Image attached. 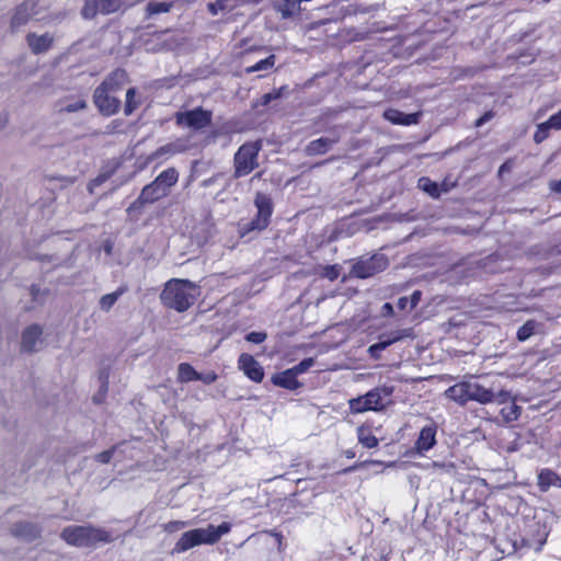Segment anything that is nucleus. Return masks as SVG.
<instances>
[{"mask_svg":"<svg viewBox=\"0 0 561 561\" xmlns=\"http://www.w3.org/2000/svg\"><path fill=\"white\" fill-rule=\"evenodd\" d=\"M87 107V102L83 99H79L75 102L68 103L65 106H61L58 111L60 113L67 112V113H73L81 110H84Z\"/></svg>","mask_w":561,"mask_h":561,"instance_id":"4c0bfd02","label":"nucleus"},{"mask_svg":"<svg viewBox=\"0 0 561 561\" xmlns=\"http://www.w3.org/2000/svg\"><path fill=\"white\" fill-rule=\"evenodd\" d=\"M276 56L271 54L266 58L255 62L254 65L247 67L245 72L247 73H253L261 70H268L272 69L275 65Z\"/></svg>","mask_w":561,"mask_h":561,"instance_id":"7c9ffc66","label":"nucleus"},{"mask_svg":"<svg viewBox=\"0 0 561 561\" xmlns=\"http://www.w3.org/2000/svg\"><path fill=\"white\" fill-rule=\"evenodd\" d=\"M320 276L331 282L336 280L340 276V266L337 264L322 266Z\"/></svg>","mask_w":561,"mask_h":561,"instance_id":"e433bc0d","label":"nucleus"},{"mask_svg":"<svg viewBox=\"0 0 561 561\" xmlns=\"http://www.w3.org/2000/svg\"><path fill=\"white\" fill-rule=\"evenodd\" d=\"M550 190L553 193L561 195V179L560 180L551 181L550 182Z\"/></svg>","mask_w":561,"mask_h":561,"instance_id":"864d4df0","label":"nucleus"},{"mask_svg":"<svg viewBox=\"0 0 561 561\" xmlns=\"http://www.w3.org/2000/svg\"><path fill=\"white\" fill-rule=\"evenodd\" d=\"M357 439L365 448L368 449L376 448L379 444V440L373 433L371 428L366 425L358 426Z\"/></svg>","mask_w":561,"mask_h":561,"instance_id":"393cba45","label":"nucleus"},{"mask_svg":"<svg viewBox=\"0 0 561 561\" xmlns=\"http://www.w3.org/2000/svg\"><path fill=\"white\" fill-rule=\"evenodd\" d=\"M503 170H506V164H502L501 168H500V171H503Z\"/></svg>","mask_w":561,"mask_h":561,"instance_id":"680f3d73","label":"nucleus"},{"mask_svg":"<svg viewBox=\"0 0 561 561\" xmlns=\"http://www.w3.org/2000/svg\"><path fill=\"white\" fill-rule=\"evenodd\" d=\"M26 43L33 54L39 55L48 51L51 48L54 37L49 33H45L42 35L28 33L26 35Z\"/></svg>","mask_w":561,"mask_h":561,"instance_id":"2eb2a0df","label":"nucleus"},{"mask_svg":"<svg viewBox=\"0 0 561 561\" xmlns=\"http://www.w3.org/2000/svg\"><path fill=\"white\" fill-rule=\"evenodd\" d=\"M263 174H264V172L260 171V172L255 173L252 179H261L263 176Z\"/></svg>","mask_w":561,"mask_h":561,"instance_id":"13d9d810","label":"nucleus"},{"mask_svg":"<svg viewBox=\"0 0 561 561\" xmlns=\"http://www.w3.org/2000/svg\"><path fill=\"white\" fill-rule=\"evenodd\" d=\"M115 453V447L101 451L95 456V460L100 463H108Z\"/></svg>","mask_w":561,"mask_h":561,"instance_id":"a18cd8bd","label":"nucleus"},{"mask_svg":"<svg viewBox=\"0 0 561 561\" xmlns=\"http://www.w3.org/2000/svg\"><path fill=\"white\" fill-rule=\"evenodd\" d=\"M183 527H185V522L174 520V522H169L164 526V529L168 530V531H173V530L181 529Z\"/></svg>","mask_w":561,"mask_h":561,"instance_id":"8fccbe9b","label":"nucleus"},{"mask_svg":"<svg viewBox=\"0 0 561 561\" xmlns=\"http://www.w3.org/2000/svg\"><path fill=\"white\" fill-rule=\"evenodd\" d=\"M230 531V524L224 522L218 526L208 525L207 528H195L182 534L173 548L174 552H185L199 545H214L222 535Z\"/></svg>","mask_w":561,"mask_h":561,"instance_id":"39448f33","label":"nucleus"},{"mask_svg":"<svg viewBox=\"0 0 561 561\" xmlns=\"http://www.w3.org/2000/svg\"><path fill=\"white\" fill-rule=\"evenodd\" d=\"M503 170H506V164H502L501 168H500V171H503Z\"/></svg>","mask_w":561,"mask_h":561,"instance_id":"052dcab7","label":"nucleus"},{"mask_svg":"<svg viewBox=\"0 0 561 561\" xmlns=\"http://www.w3.org/2000/svg\"><path fill=\"white\" fill-rule=\"evenodd\" d=\"M432 467L439 470L440 472H445L448 474H455L457 470V466L454 462H438L433 461Z\"/></svg>","mask_w":561,"mask_h":561,"instance_id":"a19ab883","label":"nucleus"},{"mask_svg":"<svg viewBox=\"0 0 561 561\" xmlns=\"http://www.w3.org/2000/svg\"><path fill=\"white\" fill-rule=\"evenodd\" d=\"M265 533L271 537L275 538L278 552H283L286 548L283 534L280 531H277L276 529L265 530Z\"/></svg>","mask_w":561,"mask_h":561,"instance_id":"37998d69","label":"nucleus"},{"mask_svg":"<svg viewBox=\"0 0 561 561\" xmlns=\"http://www.w3.org/2000/svg\"><path fill=\"white\" fill-rule=\"evenodd\" d=\"M334 142L335 140L324 137L314 139L307 145L306 152L308 156L324 154L325 152H328L330 146Z\"/></svg>","mask_w":561,"mask_h":561,"instance_id":"b1692460","label":"nucleus"},{"mask_svg":"<svg viewBox=\"0 0 561 561\" xmlns=\"http://www.w3.org/2000/svg\"><path fill=\"white\" fill-rule=\"evenodd\" d=\"M238 368L253 382H261L264 379V368L249 353H242L238 358Z\"/></svg>","mask_w":561,"mask_h":561,"instance_id":"f8f14e48","label":"nucleus"},{"mask_svg":"<svg viewBox=\"0 0 561 561\" xmlns=\"http://www.w3.org/2000/svg\"><path fill=\"white\" fill-rule=\"evenodd\" d=\"M179 176L174 167L163 170L152 182L142 187L139 196L127 208V213L130 214L142 208L145 204H153L167 197L171 188L178 183Z\"/></svg>","mask_w":561,"mask_h":561,"instance_id":"7ed1b4c3","label":"nucleus"},{"mask_svg":"<svg viewBox=\"0 0 561 561\" xmlns=\"http://www.w3.org/2000/svg\"><path fill=\"white\" fill-rule=\"evenodd\" d=\"M199 377V373L188 363H181L178 366V381L186 383L190 381H196Z\"/></svg>","mask_w":561,"mask_h":561,"instance_id":"cd10ccee","label":"nucleus"},{"mask_svg":"<svg viewBox=\"0 0 561 561\" xmlns=\"http://www.w3.org/2000/svg\"><path fill=\"white\" fill-rule=\"evenodd\" d=\"M392 386L376 387L364 396L353 398L348 401L350 410L353 413H364L366 411H381L386 407L385 398L393 393Z\"/></svg>","mask_w":561,"mask_h":561,"instance_id":"6e6552de","label":"nucleus"},{"mask_svg":"<svg viewBox=\"0 0 561 561\" xmlns=\"http://www.w3.org/2000/svg\"><path fill=\"white\" fill-rule=\"evenodd\" d=\"M197 285L190 279L171 278L160 294L161 304L178 312H185L195 301Z\"/></svg>","mask_w":561,"mask_h":561,"instance_id":"f03ea898","label":"nucleus"},{"mask_svg":"<svg viewBox=\"0 0 561 561\" xmlns=\"http://www.w3.org/2000/svg\"><path fill=\"white\" fill-rule=\"evenodd\" d=\"M388 266L389 260L385 254H373L366 259H358L352 265L350 275L355 278L365 279L383 272Z\"/></svg>","mask_w":561,"mask_h":561,"instance_id":"1a4fd4ad","label":"nucleus"},{"mask_svg":"<svg viewBox=\"0 0 561 561\" xmlns=\"http://www.w3.org/2000/svg\"><path fill=\"white\" fill-rule=\"evenodd\" d=\"M11 534L14 537L34 540L41 536V528L30 522H19L12 526Z\"/></svg>","mask_w":561,"mask_h":561,"instance_id":"6ab92c4d","label":"nucleus"},{"mask_svg":"<svg viewBox=\"0 0 561 561\" xmlns=\"http://www.w3.org/2000/svg\"><path fill=\"white\" fill-rule=\"evenodd\" d=\"M423 116L421 111L410 114H404L398 108L389 107L383 111L382 117L393 125L411 126L417 125Z\"/></svg>","mask_w":561,"mask_h":561,"instance_id":"ddd939ff","label":"nucleus"},{"mask_svg":"<svg viewBox=\"0 0 561 561\" xmlns=\"http://www.w3.org/2000/svg\"><path fill=\"white\" fill-rule=\"evenodd\" d=\"M81 13L85 19L95 18L99 13H101L99 0H85Z\"/></svg>","mask_w":561,"mask_h":561,"instance_id":"f704fd0d","label":"nucleus"},{"mask_svg":"<svg viewBox=\"0 0 561 561\" xmlns=\"http://www.w3.org/2000/svg\"><path fill=\"white\" fill-rule=\"evenodd\" d=\"M262 150V140L242 144L233 156V178L240 179L249 175L259 167V153Z\"/></svg>","mask_w":561,"mask_h":561,"instance_id":"0eeeda50","label":"nucleus"},{"mask_svg":"<svg viewBox=\"0 0 561 561\" xmlns=\"http://www.w3.org/2000/svg\"><path fill=\"white\" fill-rule=\"evenodd\" d=\"M500 414L507 423L516 421L520 415V407L515 402H510L501 409Z\"/></svg>","mask_w":561,"mask_h":561,"instance_id":"c756f323","label":"nucleus"},{"mask_svg":"<svg viewBox=\"0 0 561 561\" xmlns=\"http://www.w3.org/2000/svg\"><path fill=\"white\" fill-rule=\"evenodd\" d=\"M262 49H264L263 46H253V47H250V48L245 49L244 53L259 51V50H262Z\"/></svg>","mask_w":561,"mask_h":561,"instance_id":"4d7b16f0","label":"nucleus"},{"mask_svg":"<svg viewBox=\"0 0 561 561\" xmlns=\"http://www.w3.org/2000/svg\"><path fill=\"white\" fill-rule=\"evenodd\" d=\"M34 7L35 4H30L28 1H24L15 8L11 18V30L13 32L20 26L25 25L31 16L35 14Z\"/></svg>","mask_w":561,"mask_h":561,"instance_id":"f3484780","label":"nucleus"},{"mask_svg":"<svg viewBox=\"0 0 561 561\" xmlns=\"http://www.w3.org/2000/svg\"><path fill=\"white\" fill-rule=\"evenodd\" d=\"M313 363L314 362L312 358H310V357L305 358L301 362H299L297 365L291 367L290 369L296 375V377H298V375H301V374L306 373L309 368H311L313 366Z\"/></svg>","mask_w":561,"mask_h":561,"instance_id":"ea45409f","label":"nucleus"},{"mask_svg":"<svg viewBox=\"0 0 561 561\" xmlns=\"http://www.w3.org/2000/svg\"><path fill=\"white\" fill-rule=\"evenodd\" d=\"M397 307L399 310H402V311L407 310L408 308L410 309L409 297H407V296L400 297L398 299Z\"/></svg>","mask_w":561,"mask_h":561,"instance_id":"603ef678","label":"nucleus"},{"mask_svg":"<svg viewBox=\"0 0 561 561\" xmlns=\"http://www.w3.org/2000/svg\"><path fill=\"white\" fill-rule=\"evenodd\" d=\"M284 89H285V88H284V87H282V88H279V89H274L273 91H271V92H268V93L263 94V95L261 96V100H260L261 105L266 106V105H268L272 101L279 99V98L282 96V94H283V90H284Z\"/></svg>","mask_w":561,"mask_h":561,"instance_id":"58836bf2","label":"nucleus"},{"mask_svg":"<svg viewBox=\"0 0 561 561\" xmlns=\"http://www.w3.org/2000/svg\"><path fill=\"white\" fill-rule=\"evenodd\" d=\"M175 124L179 127L192 128L194 130H202L210 126L213 121V112L202 106L193 110L176 112Z\"/></svg>","mask_w":561,"mask_h":561,"instance_id":"9d476101","label":"nucleus"},{"mask_svg":"<svg viewBox=\"0 0 561 561\" xmlns=\"http://www.w3.org/2000/svg\"><path fill=\"white\" fill-rule=\"evenodd\" d=\"M108 377H110V373L107 369H103L100 371V374H99V380L101 382L100 398H99V396H95L93 398V401L95 403H101L103 401V398L106 396L107 390H108Z\"/></svg>","mask_w":561,"mask_h":561,"instance_id":"c9c22d12","label":"nucleus"},{"mask_svg":"<svg viewBox=\"0 0 561 561\" xmlns=\"http://www.w3.org/2000/svg\"><path fill=\"white\" fill-rule=\"evenodd\" d=\"M60 538L68 545L78 548H91L100 542L108 543L113 541L110 531L92 525L67 526L61 530Z\"/></svg>","mask_w":561,"mask_h":561,"instance_id":"20e7f679","label":"nucleus"},{"mask_svg":"<svg viewBox=\"0 0 561 561\" xmlns=\"http://www.w3.org/2000/svg\"><path fill=\"white\" fill-rule=\"evenodd\" d=\"M128 82V73L123 68L111 71L93 91V104L102 116L116 115L122 107L118 93Z\"/></svg>","mask_w":561,"mask_h":561,"instance_id":"f257e3e1","label":"nucleus"},{"mask_svg":"<svg viewBox=\"0 0 561 561\" xmlns=\"http://www.w3.org/2000/svg\"><path fill=\"white\" fill-rule=\"evenodd\" d=\"M550 123L554 125L556 130H561V108L550 117Z\"/></svg>","mask_w":561,"mask_h":561,"instance_id":"3c124183","label":"nucleus"},{"mask_svg":"<svg viewBox=\"0 0 561 561\" xmlns=\"http://www.w3.org/2000/svg\"><path fill=\"white\" fill-rule=\"evenodd\" d=\"M422 299V291L421 290H414L411 296L409 297L410 301V310L414 309Z\"/></svg>","mask_w":561,"mask_h":561,"instance_id":"09e8293b","label":"nucleus"},{"mask_svg":"<svg viewBox=\"0 0 561 561\" xmlns=\"http://www.w3.org/2000/svg\"><path fill=\"white\" fill-rule=\"evenodd\" d=\"M470 401H477L481 404L490 403L494 400L495 394L491 389L483 387L477 382H470Z\"/></svg>","mask_w":561,"mask_h":561,"instance_id":"4be33fe9","label":"nucleus"},{"mask_svg":"<svg viewBox=\"0 0 561 561\" xmlns=\"http://www.w3.org/2000/svg\"><path fill=\"white\" fill-rule=\"evenodd\" d=\"M42 333V328L37 324L27 327L22 333L21 350L26 353L34 352Z\"/></svg>","mask_w":561,"mask_h":561,"instance_id":"aec40b11","label":"nucleus"},{"mask_svg":"<svg viewBox=\"0 0 561 561\" xmlns=\"http://www.w3.org/2000/svg\"><path fill=\"white\" fill-rule=\"evenodd\" d=\"M207 8H208V11H209L213 15H216V14L218 13L217 4H215V3H208Z\"/></svg>","mask_w":561,"mask_h":561,"instance_id":"5fc2aeb1","label":"nucleus"},{"mask_svg":"<svg viewBox=\"0 0 561 561\" xmlns=\"http://www.w3.org/2000/svg\"><path fill=\"white\" fill-rule=\"evenodd\" d=\"M436 434L437 425L434 422L423 426L414 444L415 450L420 454H423L432 449L436 444Z\"/></svg>","mask_w":561,"mask_h":561,"instance_id":"4468645a","label":"nucleus"},{"mask_svg":"<svg viewBox=\"0 0 561 561\" xmlns=\"http://www.w3.org/2000/svg\"><path fill=\"white\" fill-rule=\"evenodd\" d=\"M413 336L412 329H401L381 334L379 341L368 347V354L373 358H379L380 353L393 343L403 340L404 337Z\"/></svg>","mask_w":561,"mask_h":561,"instance_id":"9b49d317","label":"nucleus"},{"mask_svg":"<svg viewBox=\"0 0 561 561\" xmlns=\"http://www.w3.org/2000/svg\"><path fill=\"white\" fill-rule=\"evenodd\" d=\"M267 335L265 332H250L245 335V340L248 342L254 343V344H261L266 340Z\"/></svg>","mask_w":561,"mask_h":561,"instance_id":"c03bdc74","label":"nucleus"},{"mask_svg":"<svg viewBox=\"0 0 561 561\" xmlns=\"http://www.w3.org/2000/svg\"><path fill=\"white\" fill-rule=\"evenodd\" d=\"M470 382L461 381L450 386L446 391L445 396L449 400H453L461 405L470 401Z\"/></svg>","mask_w":561,"mask_h":561,"instance_id":"a211bd4d","label":"nucleus"},{"mask_svg":"<svg viewBox=\"0 0 561 561\" xmlns=\"http://www.w3.org/2000/svg\"><path fill=\"white\" fill-rule=\"evenodd\" d=\"M537 485L541 492H547L552 485L561 488V478L553 470L545 468L538 474Z\"/></svg>","mask_w":561,"mask_h":561,"instance_id":"412c9836","label":"nucleus"},{"mask_svg":"<svg viewBox=\"0 0 561 561\" xmlns=\"http://www.w3.org/2000/svg\"><path fill=\"white\" fill-rule=\"evenodd\" d=\"M554 129V125L550 123V118L546 122L537 125V128L534 133V141L536 144H541L550 136V130Z\"/></svg>","mask_w":561,"mask_h":561,"instance_id":"c85d7f7f","label":"nucleus"},{"mask_svg":"<svg viewBox=\"0 0 561 561\" xmlns=\"http://www.w3.org/2000/svg\"><path fill=\"white\" fill-rule=\"evenodd\" d=\"M171 2H156L150 1L146 7V13L148 16H152L159 13H167L171 10Z\"/></svg>","mask_w":561,"mask_h":561,"instance_id":"2f4dec72","label":"nucleus"},{"mask_svg":"<svg viewBox=\"0 0 561 561\" xmlns=\"http://www.w3.org/2000/svg\"><path fill=\"white\" fill-rule=\"evenodd\" d=\"M495 113L490 110V111H486L483 115H481L476 122H474V127H481L483 126L486 122H489L490 119H492L494 117Z\"/></svg>","mask_w":561,"mask_h":561,"instance_id":"de8ad7c7","label":"nucleus"},{"mask_svg":"<svg viewBox=\"0 0 561 561\" xmlns=\"http://www.w3.org/2000/svg\"><path fill=\"white\" fill-rule=\"evenodd\" d=\"M214 182H215V178H209L202 182V186L207 187V186L211 185Z\"/></svg>","mask_w":561,"mask_h":561,"instance_id":"6e6d98bb","label":"nucleus"},{"mask_svg":"<svg viewBox=\"0 0 561 561\" xmlns=\"http://www.w3.org/2000/svg\"><path fill=\"white\" fill-rule=\"evenodd\" d=\"M218 376L215 371H208L205 374L199 373L197 380L203 381L205 385H210L217 380Z\"/></svg>","mask_w":561,"mask_h":561,"instance_id":"49530a36","label":"nucleus"},{"mask_svg":"<svg viewBox=\"0 0 561 561\" xmlns=\"http://www.w3.org/2000/svg\"><path fill=\"white\" fill-rule=\"evenodd\" d=\"M128 287L126 285L119 286L115 291L103 295L100 299V308L104 311H110L115 305L117 299L127 293Z\"/></svg>","mask_w":561,"mask_h":561,"instance_id":"a878e982","label":"nucleus"},{"mask_svg":"<svg viewBox=\"0 0 561 561\" xmlns=\"http://www.w3.org/2000/svg\"><path fill=\"white\" fill-rule=\"evenodd\" d=\"M417 187L428 194L432 198H439L442 190L439 187V184L433 180H431L428 176H421L417 180Z\"/></svg>","mask_w":561,"mask_h":561,"instance_id":"bb28decb","label":"nucleus"},{"mask_svg":"<svg viewBox=\"0 0 561 561\" xmlns=\"http://www.w3.org/2000/svg\"><path fill=\"white\" fill-rule=\"evenodd\" d=\"M175 152H176L175 146L173 144H167V145L161 146L158 149H156V151L152 152L150 159H156V158H159L161 156L172 154V153H175Z\"/></svg>","mask_w":561,"mask_h":561,"instance_id":"79ce46f5","label":"nucleus"},{"mask_svg":"<svg viewBox=\"0 0 561 561\" xmlns=\"http://www.w3.org/2000/svg\"><path fill=\"white\" fill-rule=\"evenodd\" d=\"M141 96L135 87L127 89L125 94L124 114L130 116L140 105Z\"/></svg>","mask_w":561,"mask_h":561,"instance_id":"5701e85b","label":"nucleus"},{"mask_svg":"<svg viewBox=\"0 0 561 561\" xmlns=\"http://www.w3.org/2000/svg\"><path fill=\"white\" fill-rule=\"evenodd\" d=\"M536 331V321L528 320L517 330L516 337L518 341L524 342L528 340Z\"/></svg>","mask_w":561,"mask_h":561,"instance_id":"72a5a7b5","label":"nucleus"},{"mask_svg":"<svg viewBox=\"0 0 561 561\" xmlns=\"http://www.w3.org/2000/svg\"><path fill=\"white\" fill-rule=\"evenodd\" d=\"M383 308L386 310H392V306L389 302L385 304Z\"/></svg>","mask_w":561,"mask_h":561,"instance_id":"bf43d9fd","label":"nucleus"},{"mask_svg":"<svg viewBox=\"0 0 561 561\" xmlns=\"http://www.w3.org/2000/svg\"><path fill=\"white\" fill-rule=\"evenodd\" d=\"M99 2L101 14L107 15L117 12L122 8L124 0H99Z\"/></svg>","mask_w":561,"mask_h":561,"instance_id":"473e14b6","label":"nucleus"},{"mask_svg":"<svg viewBox=\"0 0 561 561\" xmlns=\"http://www.w3.org/2000/svg\"><path fill=\"white\" fill-rule=\"evenodd\" d=\"M254 206L256 207V215L249 222L239 225V232L242 237L252 231H263L271 224L274 211L272 197L268 194L257 192L254 197Z\"/></svg>","mask_w":561,"mask_h":561,"instance_id":"423d86ee","label":"nucleus"},{"mask_svg":"<svg viewBox=\"0 0 561 561\" xmlns=\"http://www.w3.org/2000/svg\"><path fill=\"white\" fill-rule=\"evenodd\" d=\"M271 381L274 386L290 391H295L302 386V383L297 379L296 375L293 373L290 368L274 374L271 378Z\"/></svg>","mask_w":561,"mask_h":561,"instance_id":"dca6fc26","label":"nucleus"}]
</instances>
